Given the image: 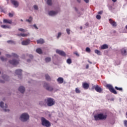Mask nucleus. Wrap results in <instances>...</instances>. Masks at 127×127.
I'll use <instances>...</instances> for the list:
<instances>
[{"mask_svg": "<svg viewBox=\"0 0 127 127\" xmlns=\"http://www.w3.org/2000/svg\"><path fill=\"white\" fill-rule=\"evenodd\" d=\"M77 2H78L79 3H80L81 1V0H76Z\"/></svg>", "mask_w": 127, "mask_h": 127, "instance_id": "4d7b16f0", "label": "nucleus"}, {"mask_svg": "<svg viewBox=\"0 0 127 127\" xmlns=\"http://www.w3.org/2000/svg\"><path fill=\"white\" fill-rule=\"evenodd\" d=\"M0 9L2 12H3V8L2 7H0Z\"/></svg>", "mask_w": 127, "mask_h": 127, "instance_id": "5fc2aeb1", "label": "nucleus"}, {"mask_svg": "<svg viewBox=\"0 0 127 127\" xmlns=\"http://www.w3.org/2000/svg\"><path fill=\"white\" fill-rule=\"evenodd\" d=\"M12 4H13V5L15 6V7H18V5L19 3L18 2L15 0H10Z\"/></svg>", "mask_w": 127, "mask_h": 127, "instance_id": "4468645a", "label": "nucleus"}, {"mask_svg": "<svg viewBox=\"0 0 127 127\" xmlns=\"http://www.w3.org/2000/svg\"><path fill=\"white\" fill-rule=\"evenodd\" d=\"M66 33H67L68 35H70V32L71 31V30L69 28H67L66 29Z\"/></svg>", "mask_w": 127, "mask_h": 127, "instance_id": "58836bf2", "label": "nucleus"}, {"mask_svg": "<svg viewBox=\"0 0 127 127\" xmlns=\"http://www.w3.org/2000/svg\"><path fill=\"white\" fill-rule=\"evenodd\" d=\"M95 90L96 91V92H98V93H101V92L103 91V89H102V88L99 87L98 85H96L95 87Z\"/></svg>", "mask_w": 127, "mask_h": 127, "instance_id": "f3484780", "label": "nucleus"}, {"mask_svg": "<svg viewBox=\"0 0 127 127\" xmlns=\"http://www.w3.org/2000/svg\"><path fill=\"white\" fill-rule=\"evenodd\" d=\"M29 35V33H27V34L22 33V37H27Z\"/></svg>", "mask_w": 127, "mask_h": 127, "instance_id": "473e14b6", "label": "nucleus"}, {"mask_svg": "<svg viewBox=\"0 0 127 127\" xmlns=\"http://www.w3.org/2000/svg\"><path fill=\"white\" fill-rule=\"evenodd\" d=\"M29 43H30V40L29 39H27L26 40H24L23 41H22L21 42V44L22 45H28V44H29Z\"/></svg>", "mask_w": 127, "mask_h": 127, "instance_id": "2eb2a0df", "label": "nucleus"}, {"mask_svg": "<svg viewBox=\"0 0 127 127\" xmlns=\"http://www.w3.org/2000/svg\"><path fill=\"white\" fill-rule=\"evenodd\" d=\"M74 54H75V55H76V56H79V54H78L77 52L74 53Z\"/></svg>", "mask_w": 127, "mask_h": 127, "instance_id": "6e6d98bb", "label": "nucleus"}, {"mask_svg": "<svg viewBox=\"0 0 127 127\" xmlns=\"http://www.w3.org/2000/svg\"><path fill=\"white\" fill-rule=\"evenodd\" d=\"M80 29H83V27L80 26Z\"/></svg>", "mask_w": 127, "mask_h": 127, "instance_id": "69168bd1", "label": "nucleus"}, {"mask_svg": "<svg viewBox=\"0 0 127 127\" xmlns=\"http://www.w3.org/2000/svg\"><path fill=\"white\" fill-rule=\"evenodd\" d=\"M113 2H116L117 1V0H112Z\"/></svg>", "mask_w": 127, "mask_h": 127, "instance_id": "052dcab7", "label": "nucleus"}, {"mask_svg": "<svg viewBox=\"0 0 127 127\" xmlns=\"http://www.w3.org/2000/svg\"><path fill=\"white\" fill-rule=\"evenodd\" d=\"M126 29H127V25L126 26Z\"/></svg>", "mask_w": 127, "mask_h": 127, "instance_id": "338daca9", "label": "nucleus"}, {"mask_svg": "<svg viewBox=\"0 0 127 127\" xmlns=\"http://www.w3.org/2000/svg\"><path fill=\"white\" fill-rule=\"evenodd\" d=\"M66 63H67V64H71L72 63V60H71V59H68L66 60Z\"/></svg>", "mask_w": 127, "mask_h": 127, "instance_id": "c9c22d12", "label": "nucleus"}, {"mask_svg": "<svg viewBox=\"0 0 127 127\" xmlns=\"http://www.w3.org/2000/svg\"><path fill=\"white\" fill-rule=\"evenodd\" d=\"M103 12H104V11H100L98 12V14H103Z\"/></svg>", "mask_w": 127, "mask_h": 127, "instance_id": "de8ad7c7", "label": "nucleus"}, {"mask_svg": "<svg viewBox=\"0 0 127 127\" xmlns=\"http://www.w3.org/2000/svg\"><path fill=\"white\" fill-rule=\"evenodd\" d=\"M125 127H127V121H124Z\"/></svg>", "mask_w": 127, "mask_h": 127, "instance_id": "49530a36", "label": "nucleus"}, {"mask_svg": "<svg viewBox=\"0 0 127 127\" xmlns=\"http://www.w3.org/2000/svg\"><path fill=\"white\" fill-rule=\"evenodd\" d=\"M46 2L47 4H48V5H49L50 6H51V5H52L53 4L52 0H47Z\"/></svg>", "mask_w": 127, "mask_h": 127, "instance_id": "b1692460", "label": "nucleus"}, {"mask_svg": "<svg viewBox=\"0 0 127 127\" xmlns=\"http://www.w3.org/2000/svg\"><path fill=\"white\" fill-rule=\"evenodd\" d=\"M97 19L100 20L101 19V15H97L96 16Z\"/></svg>", "mask_w": 127, "mask_h": 127, "instance_id": "37998d69", "label": "nucleus"}, {"mask_svg": "<svg viewBox=\"0 0 127 127\" xmlns=\"http://www.w3.org/2000/svg\"><path fill=\"white\" fill-rule=\"evenodd\" d=\"M95 121L104 120L107 119V115L103 113H100L97 115H95L94 116Z\"/></svg>", "mask_w": 127, "mask_h": 127, "instance_id": "f03ea898", "label": "nucleus"}, {"mask_svg": "<svg viewBox=\"0 0 127 127\" xmlns=\"http://www.w3.org/2000/svg\"><path fill=\"white\" fill-rule=\"evenodd\" d=\"M45 61H46V63H48L50 62V61H51V58H49V57L46 58L45 59Z\"/></svg>", "mask_w": 127, "mask_h": 127, "instance_id": "2f4dec72", "label": "nucleus"}, {"mask_svg": "<svg viewBox=\"0 0 127 127\" xmlns=\"http://www.w3.org/2000/svg\"><path fill=\"white\" fill-rule=\"evenodd\" d=\"M6 56L8 58H10L11 57V55H7Z\"/></svg>", "mask_w": 127, "mask_h": 127, "instance_id": "864d4df0", "label": "nucleus"}, {"mask_svg": "<svg viewBox=\"0 0 127 127\" xmlns=\"http://www.w3.org/2000/svg\"><path fill=\"white\" fill-rule=\"evenodd\" d=\"M57 81L58 82V83L59 84H62V83H63V82H64V79H63V78H62V77H59L57 79Z\"/></svg>", "mask_w": 127, "mask_h": 127, "instance_id": "6ab92c4d", "label": "nucleus"}, {"mask_svg": "<svg viewBox=\"0 0 127 127\" xmlns=\"http://www.w3.org/2000/svg\"><path fill=\"white\" fill-rule=\"evenodd\" d=\"M61 35H62V33H61V32H59L58 33V35L57 36V38L58 39H59V38H60V37H61Z\"/></svg>", "mask_w": 127, "mask_h": 127, "instance_id": "f704fd0d", "label": "nucleus"}, {"mask_svg": "<svg viewBox=\"0 0 127 127\" xmlns=\"http://www.w3.org/2000/svg\"><path fill=\"white\" fill-rule=\"evenodd\" d=\"M89 63H90V64H92V62H90L89 61H88Z\"/></svg>", "mask_w": 127, "mask_h": 127, "instance_id": "0e129e2a", "label": "nucleus"}, {"mask_svg": "<svg viewBox=\"0 0 127 127\" xmlns=\"http://www.w3.org/2000/svg\"><path fill=\"white\" fill-rule=\"evenodd\" d=\"M85 51H86V52L90 53V52H91V49H90V48L87 47L85 49Z\"/></svg>", "mask_w": 127, "mask_h": 127, "instance_id": "a19ab883", "label": "nucleus"}, {"mask_svg": "<svg viewBox=\"0 0 127 127\" xmlns=\"http://www.w3.org/2000/svg\"><path fill=\"white\" fill-rule=\"evenodd\" d=\"M0 60H1V61H2L3 62H5V61H7V59L6 58H4L3 57H0Z\"/></svg>", "mask_w": 127, "mask_h": 127, "instance_id": "c756f323", "label": "nucleus"}, {"mask_svg": "<svg viewBox=\"0 0 127 127\" xmlns=\"http://www.w3.org/2000/svg\"><path fill=\"white\" fill-rule=\"evenodd\" d=\"M3 22L4 23H9V24H11L12 23V20H8V19H3Z\"/></svg>", "mask_w": 127, "mask_h": 127, "instance_id": "a211bd4d", "label": "nucleus"}, {"mask_svg": "<svg viewBox=\"0 0 127 127\" xmlns=\"http://www.w3.org/2000/svg\"><path fill=\"white\" fill-rule=\"evenodd\" d=\"M17 36H19V37H20V36H22V33L17 34Z\"/></svg>", "mask_w": 127, "mask_h": 127, "instance_id": "8fccbe9b", "label": "nucleus"}, {"mask_svg": "<svg viewBox=\"0 0 127 127\" xmlns=\"http://www.w3.org/2000/svg\"><path fill=\"white\" fill-rule=\"evenodd\" d=\"M88 68H89V64H87L86 66V69H88Z\"/></svg>", "mask_w": 127, "mask_h": 127, "instance_id": "bf43d9fd", "label": "nucleus"}, {"mask_svg": "<svg viewBox=\"0 0 127 127\" xmlns=\"http://www.w3.org/2000/svg\"><path fill=\"white\" fill-rule=\"evenodd\" d=\"M109 22H110V23L111 24L112 26H113V27H116V26H117V22H115L111 19H109Z\"/></svg>", "mask_w": 127, "mask_h": 127, "instance_id": "dca6fc26", "label": "nucleus"}, {"mask_svg": "<svg viewBox=\"0 0 127 127\" xmlns=\"http://www.w3.org/2000/svg\"><path fill=\"white\" fill-rule=\"evenodd\" d=\"M9 17H12L13 16V14L11 13H9L8 14Z\"/></svg>", "mask_w": 127, "mask_h": 127, "instance_id": "a18cd8bd", "label": "nucleus"}, {"mask_svg": "<svg viewBox=\"0 0 127 127\" xmlns=\"http://www.w3.org/2000/svg\"><path fill=\"white\" fill-rule=\"evenodd\" d=\"M7 43H8V44H15V42L12 40H8L7 41Z\"/></svg>", "mask_w": 127, "mask_h": 127, "instance_id": "7c9ffc66", "label": "nucleus"}, {"mask_svg": "<svg viewBox=\"0 0 127 127\" xmlns=\"http://www.w3.org/2000/svg\"><path fill=\"white\" fill-rule=\"evenodd\" d=\"M18 90L20 93H21V94H24V93L25 92V87H24L23 86H20L19 87Z\"/></svg>", "mask_w": 127, "mask_h": 127, "instance_id": "ddd939ff", "label": "nucleus"}, {"mask_svg": "<svg viewBox=\"0 0 127 127\" xmlns=\"http://www.w3.org/2000/svg\"><path fill=\"white\" fill-rule=\"evenodd\" d=\"M1 27H2V28H10V27L8 25H1Z\"/></svg>", "mask_w": 127, "mask_h": 127, "instance_id": "cd10ccee", "label": "nucleus"}, {"mask_svg": "<svg viewBox=\"0 0 127 127\" xmlns=\"http://www.w3.org/2000/svg\"><path fill=\"white\" fill-rule=\"evenodd\" d=\"M126 116H127V112L126 113Z\"/></svg>", "mask_w": 127, "mask_h": 127, "instance_id": "774afa93", "label": "nucleus"}, {"mask_svg": "<svg viewBox=\"0 0 127 127\" xmlns=\"http://www.w3.org/2000/svg\"><path fill=\"white\" fill-rule=\"evenodd\" d=\"M21 73H22V70L21 69H16L15 70V74L18 75L19 79L22 78Z\"/></svg>", "mask_w": 127, "mask_h": 127, "instance_id": "9b49d317", "label": "nucleus"}, {"mask_svg": "<svg viewBox=\"0 0 127 127\" xmlns=\"http://www.w3.org/2000/svg\"><path fill=\"white\" fill-rule=\"evenodd\" d=\"M19 120L21 122L25 123V122H27L28 120H29V115H28V114L26 113H22L20 116Z\"/></svg>", "mask_w": 127, "mask_h": 127, "instance_id": "f257e3e1", "label": "nucleus"}, {"mask_svg": "<svg viewBox=\"0 0 127 127\" xmlns=\"http://www.w3.org/2000/svg\"><path fill=\"white\" fill-rule=\"evenodd\" d=\"M33 26L36 29H38V27H37V26H36V24H34Z\"/></svg>", "mask_w": 127, "mask_h": 127, "instance_id": "09e8293b", "label": "nucleus"}, {"mask_svg": "<svg viewBox=\"0 0 127 127\" xmlns=\"http://www.w3.org/2000/svg\"><path fill=\"white\" fill-rule=\"evenodd\" d=\"M75 11H78V9L76 7L74 8Z\"/></svg>", "mask_w": 127, "mask_h": 127, "instance_id": "13d9d810", "label": "nucleus"}, {"mask_svg": "<svg viewBox=\"0 0 127 127\" xmlns=\"http://www.w3.org/2000/svg\"><path fill=\"white\" fill-rule=\"evenodd\" d=\"M33 19V18L32 16H29V19H26V21L27 22H28L29 23H31L32 22V20Z\"/></svg>", "mask_w": 127, "mask_h": 127, "instance_id": "412c9836", "label": "nucleus"}, {"mask_svg": "<svg viewBox=\"0 0 127 127\" xmlns=\"http://www.w3.org/2000/svg\"><path fill=\"white\" fill-rule=\"evenodd\" d=\"M106 87H107V88L109 89L110 92H112V93L115 94H117L116 90L114 89V87H113V86H112L111 84H107L106 85Z\"/></svg>", "mask_w": 127, "mask_h": 127, "instance_id": "9d476101", "label": "nucleus"}, {"mask_svg": "<svg viewBox=\"0 0 127 127\" xmlns=\"http://www.w3.org/2000/svg\"><path fill=\"white\" fill-rule=\"evenodd\" d=\"M41 120L42 125V126H44V127H49L51 126L50 122H49L48 120L45 119V118L42 117Z\"/></svg>", "mask_w": 127, "mask_h": 127, "instance_id": "20e7f679", "label": "nucleus"}, {"mask_svg": "<svg viewBox=\"0 0 127 127\" xmlns=\"http://www.w3.org/2000/svg\"><path fill=\"white\" fill-rule=\"evenodd\" d=\"M12 56L15 57V58H18V55L15 53H12Z\"/></svg>", "mask_w": 127, "mask_h": 127, "instance_id": "e433bc0d", "label": "nucleus"}, {"mask_svg": "<svg viewBox=\"0 0 127 127\" xmlns=\"http://www.w3.org/2000/svg\"><path fill=\"white\" fill-rule=\"evenodd\" d=\"M33 7L35 10H38L39 9L38 6L37 5H34Z\"/></svg>", "mask_w": 127, "mask_h": 127, "instance_id": "4c0bfd02", "label": "nucleus"}, {"mask_svg": "<svg viewBox=\"0 0 127 127\" xmlns=\"http://www.w3.org/2000/svg\"><path fill=\"white\" fill-rule=\"evenodd\" d=\"M86 3H89V0H83Z\"/></svg>", "mask_w": 127, "mask_h": 127, "instance_id": "3c124183", "label": "nucleus"}, {"mask_svg": "<svg viewBox=\"0 0 127 127\" xmlns=\"http://www.w3.org/2000/svg\"><path fill=\"white\" fill-rule=\"evenodd\" d=\"M36 51L37 53H38L39 54H42V50L40 48L37 49Z\"/></svg>", "mask_w": 127, "mask_h": 127, "instance_id": "bb28decb", "label": "nucleus"}, {"mask_svg": "<svg viewBox=\"0 0 127 127\" xmlns=\"http://www.w3.org/2000/svg\"><path fill=\"white\" fill-rule=\"evenodd\" d=\"M45 102L47 104L48 107H52L55 105V100L53 98H48L45 99Z\"/></svg>", "mask_w": 127, "mask_h": 127, "instance_id": "7ed1b4c3", "label": "nucleus"}, {"mask_svg": "<svg viewBox=\"0 0 127 127\" xmlns=\"http://www.w3.org/2000/svg\"><path fill=\"white\" fill-rule=\"evenodd\" d=\"M44 87L46 89L47 91H49L50 92L53 91V87L50 86L47 83H45L44 84Z\"/></svg>", "mask_w": 127, "mask_h": 127, "instance_id": "1a4fd4ad", "label": "nucleus"}, {"mask_svg": "<svg viewBox=\"0 0 127 127\" xmlns=\"http://www.w3.org/2000/svg\"><path fill=\"white\" fill-rule=\"evenodd\" d=\"M94 52L96 54H97V55H101V52L98 50H95Z\"/></svg>", "mask_w": 127, "mask_h": 127, "instance_id": "72a5a7b5", "label": "nucleus"}, {"mask_svg": "<svg viewBox=\"0 0 127 127\" xmlns=\"http://www.w3.org/2000/svg\"><path fill=\"white\" fill-rule=\"evenodd\" d=\"M75 92L76 93H81V91L78 88L75 89Z\"/></svg>", "mask_w": 127, "mask_h": 127, "instance_id": "c03bdc74", "label": "nucleus"}, {"mask_svg": "<svg viewBox=\"0 0 127 127\" xmlns=\"http://www.w3.org/2000/svg\"><path fill=\"white\" fill-rule=\"evenodd\" d=\"M0 107L4 112L7 113H8V112H10V111L7 108V105H6V103L4 104L2 101L0 102Z\"/></svg>", "mask_w": 127, "mask_h": 127, "instance_id": "39448f33", "label": "nucleus"}, {"mask_svg": "<svg viewBox=\"0 0 127 127\" xmlns=\"http://www.w3.org/2000/svg\"><path fill=\"white\" fill-rule=\"evenodd\" d=\"M30 58H33V56L32 55H30Z\"/></svg>", "mask_w": 127, "mask_h": 127, "instance_id": "680f3d73", "label": "nucleus"}, {"mask_svg": "<svg viewBox=\"0 0 127 127\" xmlns=\"http://www.w3.org/2000/svg\"><path fill=\"white\" fill-rule=\"evenodd\" d=\"M21 58L23 59H24V58H25V55H22V56H21Z\"/></svg>", "mask_w": 127, "mask_h": 127, "instance_id": "603ef678", "label": "nucleus"}, {"mask_svg": "<svg viewBox=\"0 0 127 127\" xmlns=\"http://www.w3.org/2000/svg\"><path fill=\"white\" fill-rule=\"evenodd\" d=\"M27 62H30V59H28V60H27Z\"/></svg>", "mask_w": 127, "mask_h": 127, "instance_id": "e2e57ef3", "label": "nucleus"}, {"mask_svg": "<svg viewBox=\"0 0 127 127\" xmlns=\"http://www.w3.org/2000/svg\"><path fill=\"white\" fill-rule=\"evenodd\" d=\"M109 48V46L107 44H104L101 46V49H108Z\"/></svg>", "mask_w": 127, "mask_h": 127, "instance_id": "a878e982", "label": "nucleus"}, {"mask_svg": "<svg viewBox=\"0 0 127 127\" xmlns=\"http://www.w3.org/2000/svg\"><path fill=\"white\" fill-rule=\"evenodd\" d=\"M45 77H46V79L47 81H50V80H51V78H50V76H49V75L48 74H46L45 75Z\"/></svg>", "mask_w": 127, "mask_h": 127, "instance_id": "c85d7f7f", "label": "nucleus"}, {"mask_svg": "<svg viewBox=\"0 0 127 127\" xmlns=\"http://www.w3.org/2000/svg\"><path fill=\"white\" fill-rule=\"evenodd\" d=\"M121 53L124 55V56H126V55H127V50H126L125 49H122L121 50Z\"/></svg>", "mask_w": 127, "mask_h": 127, "instance_id": "4be33fe9", "label": "nucleus"}, {"mask_svg": "<svg viewBox=\"0 0 127 127\" xmlns=\"http://www.w3.org/2000/svg\"><path fill=\"white\" fill-rule=\"evenodd\" d=\"M60 12V9L56 10H51L48 12V15L50 16H55Z\"/></svg>", "mask_w": 127, "mask_h": 127, "instance_id": "0eeeda50", "label": "nucleus"}, {"mask_svg": "<svg viewBox=\"0 0 127 127\" xmlns=\"http://www.w3.org/2000/svg\"><path fill=\"white\" fill-rule=\"evenodd\" d=\"M18 31L21 32H26V31L23 28H19Z\"/></svg>", "mask_w": 127, "mask_h": 127, "instance_id": "ea45409f", "label": "nucleus"}, {"mask_svg": "<svg viewBox=\"0 0 127 127\" xmlns=\"http://www.w3.org/2000/svg\"><path fill=\"white\" fill-rule=\"evenodd\" d=\"M45 103V101H40L39 102V104L41 106V107H43V106L46 105V104Z\"/></svg>", "mask_w": 127, "mask_h": 127, "instance_id": "393cba45", "label": "nucleus"}, {"mask_svg": "<svg viewBox=\"0 0 127 127\" xmlns=\"http://www.w3.org/2000/svg\"><path fill=\"white\" fill-rule=\"evenodd\" d=\"M115 89L116 90H118L119 91H123V88H119L117 86L115 87Z\"/></svg>", "mask_w": 127, "mask_h": 127, "instance_id": "79ce46f5", "label": "nucleus"}, {"mask_svg": "<svg viewBox=\"0 0 127 127\" xmlns=\"http://www.w3.org/2000/svg\"><path fill=\"white\" fill-rule=\"evenodd\" d=\"M8 63L13 65V66H16L19 64V60L16 59L9 60L8 61Z\"/></svg>", "mask_w": 127, "mask_h": 127, "instance_id": "6e6552de", "label": "nucleus"}, {"mask_svg": "<svg viewBox=\"0 0 127 127\" xmlns=\"http://www.w3.org/2000/svg\"><path fill=\"white\" fill-rule=\"evenodd\" d=\"M9 80V77H8V76L5 74H3L0 78V83H1V84H4L6 81H8Z\"/></svg>", "mask_w": 127, "mask_h": 127, "instance_id": "423d86ee", "label": "nucleus"}, {"mask_svg": "<svg viewBox=\"0 0 127 127\" xmlns=\"http://www.w3.org/2000/svg\"><path fill=\"white\" fill-rule=\"evenodd\" d=\"M83 87L84 89H89V84L84 83L83 84Z\"/></svg>", "mask_w": 127, "mask_h": 127, "instance_id": "5701e85b", "label": "nucleus"}, {"mask_svg": "<svg viewBox=\"0 0 127 127\" xmlns=\"http://www.w3.org/2000/svg\"><path fill=\"white\" fill-rule=\"evenodd\" d=\"M44 42V40H43V39H40L37 41V44H43Z\"/></svg>", "mask_w": 127, "mask_h": 127, "instance_id": "aec40b11", "label": "nucleus"}, {"mask_svg": "<svg viewBox=\"0 0 127 127\" xmlns=\"http://www.w3.org/2000/svg\"><path fill=\"white\" fill-rule=\"evenodd\" d=\"M56 53H57L58 54H59V55H61V56H66V54L65 53V52L60 50H56Z\"/></svg>", "mask_w": 127, "mask_h": 127, "instance_id": "f8f14e48", "label": "nucleus"}]
</instances>
